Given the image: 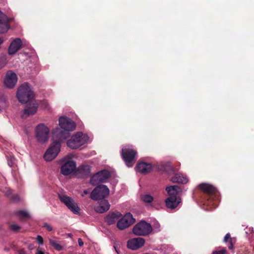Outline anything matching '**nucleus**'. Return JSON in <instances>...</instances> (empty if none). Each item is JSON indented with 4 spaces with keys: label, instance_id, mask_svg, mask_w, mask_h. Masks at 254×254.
Returning <instances> with one entry per match:
<instances>
[{
    "label": "nucleus",
    "instance_id": "1",
    "mask_svg": "<svg viewBox=\"0 0 254 254\" xmlns=\"http://www.w3.org/2000/svg\"><path fill=\"white\" fill-rule=\"evenodd\" d=\"M60 128L57 127L52 131V139L64 141L70 135V132L76 128V124L70 118L62 116L59 119Z\"/></svg>",
    "mask_w": 254,
    "mask_h": 254
},
{
    "label": "nucleus",
    "instance_id": "2",
    "mask_svg": "<svg viewBox=\"0 0 254 254\" xmlns=\"http://www.w3.org/2000/svg\"><path fill=\"white\" fill-rule=\"evenodd\" d=\"M16 96L20 103L26 104L34 99L35 94L31 85L25 82L18 87Z\"/></svg>",
    "mask_w": 254,
    "mask_h": 254
},
{
    "label": "nucleus",
    "instance_id": "3",
    "mask_svg": "<svg viewBox=\"0 0 254 254\" xmlns=\"http://www.w3.org/2000/svg\"><path fill=\"white\" fill-rule=\"evenodd\" d=\"M199 188L202 191L210 195L208 199V204L212 207H216L218 206L217 202L218 200V195L216 189L212 185L206 183L200 184Z\"/></svg>",
    "mask_w": 254,
    "mask_h": 254
},
{
    "label": "nucleus",
    "instance_id": "4",
    "mask_svg": "<svg viewBox=\"0 0 254 254\" xmlns=\"http://www.w3.org/2000/svg\"><path fill=\"white\" fill-rule=\"evenodd\" d=\"M89 137L86 134L77 132L67 141L66 144L71 149H76L87 143Z\"/></svg>",
    "mask_w": 254,
    "mask_h": 254
},
{
    "label": "nucleus",
    "instance_id": "5",
    "mask_svg": "<svg viewBox=\"0 0 254 254\" xmlns=\"http://www.w3.org/2000/svg\"><path fill=\"white\" fill-rule=\"evenodd\" d=\"M53 140L52 143L47 149L43 156L46 161H51L55 159L61 151V143L63 141L53 139Z\"/></svg>",
    "mask_w": 254,
    "mask_h": 254
},
{
    "label": "nucleus",
    "instance_id": "6",
    "mask_svg": "<svg viewBox=\"0 0 254 254\" xmlns=\"http://www.w3.org/2000/svg\"><path fill=\"white\" fill-rule=\"evenodd\" d=\"M121 155L128 167H131L133 165L136 151L133 149L132 146L127 145L124 146L122 148Z\"/></svg>",
    "mask_w": 254,
    "mask_h": 254
},
{
    "label": "nucleus",
    "instance_id": "7",
    "mask_svg": "<svg viewBox=\"0 0 254 254\" xmlns=\"http://www.w3.org/2000/svg\"><path fill=\"white\" fill-rule=\"evenodd\" d=\"M109 193L110 190L106 185H98L91 191L90 198L94 200L105 199Z\"/></svg>",
    "mask_w": 254,
    "mask_h": 254
},
{
    "label": "nucleus",
    "instance_id": "8",
    "mask_svg": "<svg viewBox=\"0 0 254 254\" xmlns=\"http://www.w3.org/2000/svg\"><path fill=\"white\" fill-rule=\"evenodd\" d=\"M60 201L64 203L73 214H79L80 208L77 203L71 197L64 194H59Z\"/></svg>",
    "mask_w": 254,
    "mask_h": 254
},
{
    "label": "nucleus",
    "instance_id": "9",
    "mask_svg": "<svg viewBox=\"0 0 254 254\" xmlns=\"http://www.w3.org/2000/svg\"><path fill=\"white\" fill-rule=\"evenodd\" d=\"M151 225L145 221H140L136 224L133 228V233L138 236H146L152 231Z\"/></svg>",
    "mask_w": 254,
    "mask_h": 254
},
{
    "label": "nucleus",
    "instance_id": "10",
    "mask_svg": "<svg viewBox=\"0 0 254 254\" xmlns=\"http://www.w3.org/2000/svg\"><path fill=\"white\" fill-rule=\"evenodd\" d=\"M50 130L43 124H39L36 128V137L37 140L41 143L46 142L49 138Z\"/></svg>",
    "mask_w": 254,
    "mask_h": 254
},
{
    "label": "nucleus",
    "instance_id": "11",
    "mask_svg": "<svg viewBox=\"0 0 254 254\" xmlns=\"http://www.w3.org/2000/svg\"><path fill=\"white\" fill-rule=\"evenodd\" d=\"M110 172L107 170L100 171L91 176L90 183L96 186L101 183L106 182L110 177Z\"/></svg>",
    "mask_w": 254,
    "mask_h": 254
},
{
    "label": "nucleus",
    "instance_id": "12",
    "mask_svg": "<svg viewBox=\"0 0 254 254\" xmlns=\"http://www.w3.org/2000/svg\"><path fill=\"white\" fill-rule=\"evenodd\" d=\"M135 220L130 213H127L118 221L117 226L120 230H124L133 224Z\"/></svg>",
    "mask_w": 254,
    "mask_h": 254
},
{
    "label": "nucleus",
    "instance_id": "13",
    "mask_svg": "<svg viewBox=\"0 0 254 254\" xmlns=\"http://www.w3.org/2000/svg\"><path fill=\"white\" fill-rule=\"evenodd\" d=\"M63 164L61 167V172L64 176L69 175L76 169V163L72 160H67L66 158L63 159Z\"/></svg>",
    "mask_w": 254,
    "mask_h": 254
},
{
    "label": "nucleus",
    "instance_id": "14",
    "mask_svg": "<svg viewBox=\"0 0 254 254\" xmlns=\"http://www.w3.org/2000/svg\"><path fill=\"white\" fill-rule=\"evenodd\" d=\"M28 103V104L26 105L23 111V114L22 115L23 118L33 115L37 111L38 104L36 100L34 99Z\"/></svg>",
    "mask_w": 254,
    "mask_h": 254
},
{
    "label": "nucleus",
    "instance_id": "15",
    "mask_svg": "<svg viewBox=\"0 0 254 254\" xmlns=\"http://www.w3.org/2000/svg\"><path fill=\"white\" fill-rule=\"evenodd\" d=\"M145 243L143 238L138 237L130 239L127 241V247L132 250H135L141 248Z\"/></svg>",
    "mask_w": 254,
    "mask_h": 254
},
{
    "label": "nucleus",
    "instance_id": "16",
    "mask_svg": "<svg viewBox=\"0 0 254 254\" xmlns=\"http://www.w3.org/2000/svg\"><path fill=\"white\" fill-rule=\"evenodd\" d=\"M9 19L7 16L0 11V34L6 33L10 28Z\"/></svg>",
    "mask_w": 254,
    "mask_h": 254
},
{
    "label": "nucleus",
    "instance_id": "17",
    "mask_svg": "<svg viewBox=\"0 0 254 254\" xmlns=\"http://www.w3.org/2000/svg\"><path fill=\"white\" fill-rule=\"evenodd\" d=\"M22 41L20 38L14 39L10 43L8 49V53L12 55L15 54L21 48L22 46Z\"/></svg>",
    "mask_w": 254,
    "mask_h": 254
},
{
    "label": "nucleus",
    "instance_id": "18",
    "mask_svg": "<svg viewBox=\"0 0 254 254\" xmlns=\"http://www.w3.org/2000/svg\"><path fill=\"white\" fill-rule=\"evenodd\" d=\"M152 164L144 162L138 163L136 166V171L142 174L149 173L152 171Z\"/></svg>",
    "mask_w": 254,
    "mask_h": 254
},
{
    "label": "nucleus",
    "instance_id": "19",
    "mask_svg": "<svg viewBox=\"0 0 254 254\" xmlns=\"http://www.w3.org/2000/svg\"><path fill=\"white\" fill-rule=\"evenodd\" d=\"M122 216L119 211L110 212L105 218V222L109 225L114 224L116 221Z\"/></svg>",
    "mask_w": 254,
    "mask_h": 254
},
{
    "label": "nucleus",
    "instance_id": "20",
    "mask_svg": "<svg viewBox=\"0 0 254 254\" xmlns=\"http://www.w3.org/2000/svg\"><path fill=\"white\" fill-rule=\"evenodd\" d=\"M181 199L180 197L176 196H170L165 200L166 206L171 209H175L181 202Z\"/></svg>",
    "mask_w": 254,
    "mask_h": 254
},
{
    "label": "nucleus",
    "instance_id": "21",
    "mask_svg": "<svg viewBox=\"0 0 254 254\" xmlns=\"http://www.w3.org/2000/svg\"><path fill=\"white\" fill-rule=\"evenodd\" d=\"M171 181L174 183H179L185 184H187L189 181L188 177L183 174L177 173L172 177Z\"/></svg>",
    "mask_w": 254,
    "mask_h": 254
},
{
    "label": "nucleus",
    "instance_id": "22",
    "mask_svg": "<svg viewBox=\"0 0 254 254\" xmlns=\"http://www.w3.org/2000/svg\"><path fill=\"white\" fill-rule=\"evenodd\" d=\"M99 205L97 206L95 210L96 212L100 213L107 211L110 207V205L108 201L106 199L100 200Z\"/></svg>",
    "mask_w": 254,
    "mask_h": 254
},
{
    "label": "nucleus",
    "instance_id": "23",
    "mask_svg": "<svg viewBox=\"0 0 254 254\" xmlns=\"http://www.w3.org/2000/svg\"><path fill=\"white\" fill-rule=\"evenodd\" d=\"M166 190L170 196H176L182 191L181 188L178 186H170L166 188Z\"/></svg>",
    "mask_w": 254,
    "mask_h": 254
},
{
    "label": "nucleus",
    "instance_id": "24",
    "mask_svg": "<svg viewBox=\"0 0 254 254\" xmlns=\"http://www.w3.org/2000/svg\"><path fill=\"white\" fill-rule=\"evenodd\" d=\"M77 172L83 177L89 175L91 172V167L88 165H82L77 168Z\"/></svg>",
    "mask_w": 254,
    "mask_h": 254
},
{
    "label": "nucleus",
    "instance_id": "25",
    "mask_svg": "<svg viewBox=\"0 0 254 254\" xmlns=\"http://www.w3.org/2000/svg\"><path fill=\"white\" fill-rule=\"evenodd\" d=\"M142 200L147 204H150L154 200L153 197L149 194H144L141 196Z\"/></svg>",
    "mask_w": 254,
    "mask_h": 254
},
{
    "label": "nucleus",
    "instance_id": "26",
    "mask_svg": "<svg viewBox=\"0 0 254 254\" xmlns=\"http://www.w3.org/2000/svg\"><path fill=\"white\" fill-rule=\"evenodd\" d=\"M49 241L50 245L53 247L56 250L61 251L63 250V247L56 240L50 239Z\"/></svg>",
    "mask_w": 254,
    "mask_h": 254
},
{
    "label": "nucleus",
    "instance_id": "27",
    "mask_svg": "<svg viewBox=\"0 0 254 254\" xmlns=\"http://www.w3.org/2000/svg\"><path fill=\"white\" fill-rule=\"evenodd\" d=\"M17 80H4L3 85L7 88H12L16 84Z\"/></svg>",
    "mask_w": 254,
    "mask_h": 254
},
{
    "label": "nucleus",
    "instance_id": "28",
    "mask_svg": "<svg viewBox=\"0 0 254 254\" xmlns=\"http://www.w3.org/2000/svg\"><path fill=\"white\" fill-rule=\"evenodd\" d=\"M5 79H17V76L14 71L9 70L6 73Z\"/></svg>",
    "mask_w": 254,
    "mask_h": 254
},
{
    "label": "nucleus",
    "instance_id": "29",
    "mask_svg": "<svg viewBox=\"0 0 254 254\" xmlns=\"http://www.w3.org/2000/svg\"><path fill=\"white\" fill-rule=\"evenodd\" d=\"M18 216L21 218L23 219L25 218H28L30 217L29 213L25 210H21L17 212L16 213Z\"/></svg>",
    "mask_w": 254,
    "mask_h": 254
},
{
    "label": "nucleus",
    "instance_id": "30",
    "mask_svg": "<svg viewBox=\"0 0 254 254\" xmlns=\"http://www.w3.org/2000/svg\"><path fill=\"white\" fill-rule=\"evenodd\" d=\"M7 160L8 166H9L10 167H13L15 163V158L13 156H10L9 157H7Z\"/></svg>",
    "mask_w": 254,
    "mask_h": 254
},
{
    "label": "nucleus",
    "instance_id": "31",
    "mask_svg": "<svg viewBox=\"0 0 254 254\" xmlns=\"http://www.w3.org/2000/svg\"><path fill=\"white\" fill-rule=\"evenodd\" d=\"M91 192L90 189H86L81 192L80 195L82 197H84L86 195L89 194V193L91 194Z\"/></svg>",
    "mask_w": 254,
    "mask_h": 254
},
{
    "label": "nucleus",
    "instance_id": "32",
    "mask_svg": "<svg viewBox=\"0 0 254 254\" xmlns=\"http://www.w3.org/2000/svg\"><path fill=\"white\" fill-rule=\"evenodd\" d=\"M10 228L13 231L16 232L20 229V227L16 224H13L10 225Z\"/></svg>",
    "mask_w": 254,
    "mask_h": 254
},
{
    "label": "nucleus",
    "instance_id": "33",
    "mask_svg": "<svg viewBox=\"0 0 254 254\" xmlns=\"http://www.w3.org/2000/svg\"><path fill=\"white\" fill-rule=\"evenodd\" d=\"M36 242L39 245H43V239L40 236L38 235L36 238Z\"/></svg>",
    "mask_w": 254,
    "mask_h": 254
},
{
    "label": "nucleus",
    "instance_id": "34",
    "mask_svg": "<svg viewBox=\"0 0 254 254\" xmlns=\"http://www.w3.org/2000/svg\"><path fill=\"white\" fill-rule=\"evenodd\" d=\"M226 252V250L224 248H222L220 250L213 252L212 254H225Z\"/></svg>",
    "mask_w": 254,
    "mask_h": 254
},
{
    "label": "nucleus",
    "instance_id": "35",
    "mask_svg": "<svg viewBox=\"0 0 254 254\" xmlns=\"http://www.w3.org/2000/svg\"><path fill=\"white\" fill-rule=\"evenodd\" d=\"M0 102L3 103H5L6 102V98L5 95L1 92H0Z\"/></svg>",
    "mask_w": 254,
    "mask_h": 254
},
{
    "label": "nucleus",
    "instance_id": "36",
    "mask_svg": "<svg viewBox=\"0 0 254 254\" xmlns=\"http://www.w3.org/2000/svg\"><path fill=\"white\" fill-rule=\"evenodd\" d=\"M230 240H231L230 235L229 233H227L224 237V241L227 242H228V241H230Z\"/></svg>",
    "mask_w": 254,
    "mask_h": 254
},
{
    "label": "nucleus",
    "instance_id": "37",
    "mask_svg": "<svg viewBox=\"0 0 254 254\" xmlns=\"http://www.w3.org/2000/svg\"><path fill=\"white\" fill-rule=\"evenodd\" d=\"M43 227L46 228L49 231H51L52 230V227L47 223H45Z\"/></svg>",
    "mask_w": 254,
    "mask_h": 254
},
{
    "label": "nucleus",
    "instance_id": "38",
    "mask_svg": "<svg viewBox=\"0 0 254 254\" xmlns=\"http://www.w3.org/2000/svg\"><path fill=\"white\" fill-rule=\"evenodd\" d=\"M228 247L229 249L232 250L233 249V246L232 242V240H230V241H228Z\"/></svg>",
    "mask_w": 254,
    "mask_h": 254
},
{
    "label": "nucleus",
    "instance_id": "39",
    "mask_svg": "<svg viewBox=\"0 0 254 254\" xmlns=\"http://www.w3.org/2000/svg\"><path fill=\"white\" fill-rule=\"evenodd\" d=\"M12 199L13 201L15 202H16L19 200V198L17 195L13 196Z\"/></svg>",
    "mask_w": 254,
    "mask_h": 254
},
{
    "label": "nucleus",
    "instance_id": "40",
    "mask_svg": "<svg viewBox=\"0 0 254 254\" xmlns=\"http://www.w3.org/2000/svg\"><path fill=\"white\" fill-rule=\"evenodd\" d=\"M78 243L79 246L80 247H82L84 244L83 242L82 241V239L80 238H79L78 239Z\"/></svg>",
    "mask_w": 254,
    "mask_h": 254
},
{
    "label": "nucleus",
    "instance_id": "41",
    "mask_svg": "<svg viewBox=\"0 0 254 254\" xmlns=\"http://www.w3.org/2000/svg\"><path fill=\"white\" fill-rule=\"evenodd\" d=\"M37 254H45L41 250H40L39 249H38L37 250V253H36Z\"/></svg>",
    "mask_w": 254,
    "mask_h": 254
},
{
    "label": "nucleus",
    "instance_id": "42",
    "mask_svg": "<svg viewBox=\"0 0 254 254\" xmlns=\"http://www.w3.org/2000/svg\"><path fill=\"white\" fill-rule=\"evenodd\" d=\"M155 228L156 229H159L160 228V224L159 223L155 224Z\"/></svg>",
    "mask_w": 254,
    "mask_h": 254
},
{
    "label": "nucleus",
    "instance_id": "43",
    "mask_svg": "<svg viewBox=\"0 0 254 254\" xmlns=\"http://www.w3.org/2000/svg\"><path fill=\"white\" fill-rule=\"evenodd\" d=\"M43 102L44 104V108H47L48 105L47 102L46 101H44Z\"/></svg>",
    "mask_w": 254,
    "mask_h": 254
},
{
    "label": "nucleus",
    "instance_id": "44",
    "mask_svg": "<svg viewBox=\"0 0 254 254\" xmlns=\"http://www.w3.org/2000/svg\"><path fill=\"white\" fill-rule=\"evenodd\" d=\"M67 236L70 237V238H72V235L71 234V233H68L67 234Z\"/></svg>",
    "mask_w": 254,
    "mask_h": 254
}]
</instances>
